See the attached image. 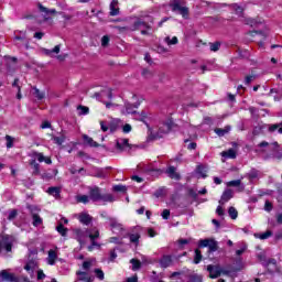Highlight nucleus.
<instances>
[{"label":"nucleus","instance_id":"nucleus-1","mask_svg":"<svg viewBox=\"0 0 282 282\" xmlns=\"http://www.w3.org/2000/svg\"><path fill=\"white\" fill-rule=\"evenodd\" d=\"M73 232L75 235V239H77V241L80 243V246H83V243H85V241H87V239H90L91 245L88 246L89 252L94 251L95 248H100V245H98V242H96V239H98V237H100V231L98 230V228H93V229L76 228L73 230Z\"/></svg>","mask_w":282,"mask_h":282},{"label":"nucleus","instance_id":"nucleus-2","mask_svg":"<svg viewBox=\"0 0 282 282\" xmlns=\"http://www.w3.org/2000/svg\"><path fill=\"white\" fill-rule=\"evenodd\" d=\"M170 8L172 9V12L181 14L183 19H188L191 11L188 7H186V0H171Z\"/></svg>","mask_w":282,"mask_h":282},{"label":"nucleus","instance_id":"nucleus-3","mask_svg":"<svg viewBox=\"0 0 282 282\" xmlns=\"http://www.w3.org/2000/svg\"><path fill=\"white\" fill-rule=\"evenodd\" d=\"M89 197L91 202H108V203L116 202V197H113V195L102 194V192H100V187L90 188Z\"/></svg>","mask_w":282,"mask_h":282},{"label":"nucleus","instance_id":"nucleus-4","mask_svg":"<svg viewBox=\"0 0 282 282\" xmlns=\"http://www.w3.org/2000/svg\"><path fill=\"white\" fill-rule=\"evenodd\" d=\"M173 127H175V122L172 118H169L159 124L158 131L152 130L151 134L153 138H164V135H166V133H169Z\"/></svg>","mask_w":282,"mask_h":282},{"label":"nucleus","instance_id":"nucleus-5","mask_svg":"<svg viewBox=\"0 0 282 282\" xmlns=\"http://www.w3.org/2000/svg\"><path fill=\"white\" fill-rule=\"evenodd\" d=\"M108 224L112 235H117L118 237H124V235H127V229L124 228V225H122V223H120L118 218L109 217Z\"/></svg>","mask_w":282,"mask_h":282},{"label":"nucleus","instance_id":"nucleus-6","mask_svg":"<svg viewBox=\"0 0 282 282\" xmlns=\"http://www.w3.org/2000/svg\"><path fill=\"white\" fill-rule=\"evenodd\" d=\"M207 271L209 272L210 279H218V276H221V274H224L225 276H228L230 274V272L221 270L219 265L213 264L207 265Z\"/></svg>","mask_w":282,"mask_h":282},{"label":"nucleus","instance_id":"nucleus-7","mask_svg":"<svg viewBox=\"0 0 282 282\" xmlns=\"http://www.w3.org/2000/svg\"><path fill=\"white\" fill-rule=\"evenodd\" d=\"M37 8L40 12L42 13L43 17V22L44 23H51L52 24V15L56 14V9H47L43 7V4L39 3Z\"/></svg>","mask_w":282,"mask_h":282},{"label":"nucleus","instance_id":"nucleus-8","mask_svg":"<svg viewBox=\"0 0 282 282\" xmlns=\"http://www.w3.org/2000/svg\"><path fill=\"white\" fill-rule=\"evenodd\" d=\"M199 248H209V252H217L219 246L215 239H202L198 243Z\"/></svg>","mask_w":282,"mask_h":282},{"label":"nucleus","instance_id":"nucleus-9","mask_svg":"<svg viewBox=\"0 0 282 282\" xmlns=\"http://www.w3.org/2000/svg\"><path fill=\"white\" fill-rule=\"evenodd\" d=\"M29 210L31 212V215H32L33 226H35V227L41 226V224H43V218H41V216H39V214H36L41 209H39V207H36V206L31 205V206H29Z\"/></svg>","mask_w":282,"mask_h":282},{"label":"nucleus","instance_id":"nucleus-10","mask_svg":"<svg viewBox=\"0 0 282 282\" xmlns=\"http://www.w3.org/2000/svg\"><path fill=\"white\" fill-rule=\"evenodd\" d=\"M134 28L135 30H140L143 35L149 34V31L151 30V25L142 20H137L134 22Z\"/></svg>","mask_w":282,"mask_h":282},{"label":"nucleus","instance_id":"nucleus-11","mask_svg":"<svg viewBox=\"0 0 282 282\" xmlns=\"http://www.w3.org/2000/svg\"><path fill=\"white\" fill-rule=\"evenodd\" d=\"M135 231L131 232L128 235L130 243H132L133 246H135V248H138V246L140 245V227H135L134 228Z\"/></svg>","mask_w":282,"mask_h":282},{"label":"nucleus","instance_id":"nucleus-12","mask_svg":"<svg viewBox=\"0 0 282 282\" xmlns=\"http://www.w3.org/2000/svg\"><path fill=\"white\" fill-rule=\"evenodd\" d=\"M3 248L7 252H12V238L10 236H4L2 241H0V252Z\"/></svg>","mask_w":282,"mask_h":282},{"label":"nucleus","instance_id":"nucleus-13","mask_svg":"<svg viewBox=\"0 0 282 282\" xmlns=\"http://www.w3.org/2000/svg\"><path fill=\"white\" fill-rule=\"evenodd\" d=\"M0 276L2 281H8V282H19V278L14 275V273L8 272V270H2L0 272Z\"/></svg>","mask_w":282,"mask_h":282},{"label":"nucleus","instance_id":"nucleus-14","mask_svg":"<svg viewBox=\"0 0 282 282\" xmlns=\"http://www.w3.org/2000/svg\"><path fill=\"white\" fill-rule=\"evenodd\" d=\"M58 260V252L56 249L48 250V256L46 258V263L48 265H56V261Z\"/></svg>","mask_w":282,"mask_h":282},{"label":"nucleus","instance_id":"nucleus-15","mask_svg":"<svg viewBox=\"0 0 282 282\" xmlns=\"http://www.w3.org/2000/svg\"><path fill=\"white\" fill-rule=\"evenodd\" d=\"M159 264L161 268L166 269L173 265V256L165 254L159 260Z\"/></svg>","mask_w":282,"mask_h":282},{"label":"nucleus","instance_id":"nucleus-16","mask_svg":"<svg viewBox=\"0 0 282 282\" xmlns=\"http://www.w3.org/2000/svg\"><path fill=\"white\" fill-rule=\"evenodd\" d=\"M88 175H90L91 177H99L101 180H104V177H107L105 170L100 167H91V170L88 171Z\"/></svg>","mask_w":282,"mask_h":282},{"label":"nucleus","instance_id":"nucleus-17","mask_svg":"<svg viewBox=\"0 0 282 282\" xmlns=\"http://www.w3.org/2000/svg\"><path fill=\"white\" fill-rule=\"evenodd\" d=\"M124 107L126 109L122 111V113L133 115V113H137L134 109H138V107H140V102H137V104L126 102Z\"/></svg>","mask_w":282,"mask_h":282},{"label":"nucleus","instance_id":"nucleus-18","mask_svg":"<svg viewBox=\"0 0 282 282\" xmlns=\"http://www.w3.org/2000/svg\"><path fill=\"white\" fill-rule=\"evenodd\" d=\"M264 268H268L269 272H274L276 270V259L270 258L262 262Z\"/></svg>","mask_w":282,"mask_h":282},{"label":"nucleus","instance_id":"nucleus-19","mask_svg":"<svg viewBox=\"0 0 282 282\" xmlns=\"http://www.w3.org/2000/svg\"><path fill=\"white\" fill-rule=\"evenodd\" d=\"M117 149H119V151H126V149H131V144H129V139H117Z\"/></svg>","mask_w":282,"mask_h":282},{"label":"nucleus","instance_id":"nucleus-20","mask_svg":"<svg viewBox=\"0 0 282 282\" xmlns=\"http://www.w3.org/2000/svg\"><path fill=\"white\" fill-rule=\"evenodd\" d=\"M230 199H232V189L227 188L224 191L219 204L224 205L227 202H230Z\"/></svg>","mask_w":282,"mask_h":282},{"label":"nucleus","instance_id":"nucleus-21","mask_svg":"<svg viewBox=\"0 0 282 282\" xmlns=\"http://www.w3.org/2000/svg\"><path fill=\"white\" fill-rule=\"evenodd\" d=\"M37 268L39 265L35 261H30L24 265V270H26L31 276H34V272H36Z\"/></svg>","mask_w":282,"mask_h":282},{"label":"nucleus","instance_id":"nucleus-22","mask_svg":"<svg viewBox=\"0 0 282 282\" xmlns=\"http://www.w3.org/2000/svg\"><path fill=\"white\" fill-rule=\"evenodd\" d=\"M79 223L83 224L84 226H89L91 224V216L87 213H80L78 215Z\"/></svg>","mask_w":282,"mask_h":282},{"label":"nucleus","instance_id":"nucleus-23","mask_svg":"<svg viewBox=\"0 0 282 282\" xmlns=\"http://www.w3.org/2000/svg\"><path fill=\"white\" fill-rule=\"evenodd\" d=\"M269 133H279L282 135V121L280 123H272L268 129Z\"/></svg>","mask_w":282,"mask_h":282},{"label":"nucleus","instance_id":"nucleus-24","mask_svg":"<svg viewBox=\"0 0 282 282\" xmlns=\"http://www.w3.org/2000/svg\"><path fill=\"white\" fill-rule=\"evenodd\" d=\"M120 14V8H118V0H112L110 3V17H118Z\"/></svg>","mask_w":282,"mask_h":282},{"label":"nucleus","instance_id":"nucleus-25","mask_svg":"<svg viewBox=\"0 0 282 282\" xmlns=\"http://www.w3.org/2000/svg\"><path fill=\"white\" fill-rule=\"evenodd\" d=\"M221 158L225 160H235L237 158V152L232 149L221 152Z\"/></svg>","mask_w":282,"mask_h":282},{"label":"nucleus","instance_id":"nucleus-26","mask_svg":"<svg viewBox=\"0 0 282 282\" xmlns=\"http://www.w3.org/2000/svg\"><path fill=\"white\" fill-rule=\"evenodd\" d=\"M46 193H48V195H52V197H55V199L61 198V187H48Z\"/></svg>","mask_w":282,"mask_h":282},{"label":"nucleus","instance_id":"nucleus-27","mask_svg":"<svg viewBox=\"0 0 282 282\" xmlns=\"http://www.w3.org/2000/svg\"><path fill=\"white\" fill-rule=\"evenodd\" d=\"M14 43H17V41H21L22 43L25 44V48L28 50V41H25V32L20 31L19 34H15L13 37Z\"/></svg>","mask_w":282,"mask_h":282},{"label":"nucleus","instance_id":"nucleus-28","mask_svg":"<svg viewBox=\"0 0 282 282\" xmlns=\"http://www.w3.org/2000/svg\"><path fill=\"white\" fill-rule=\"evenodd\" d=\"M166 173L171 180H180V175L177 174L175 166L167 167Z\"/></svg>","mask_w":282,"mask_h":282},{"label":"nucleus","instance_id":"nucleus-29","mask_svg":"<svg viewBox=\"0 0 282 282\" xmlns=\"http://www.w3.org/2000/svg\"><path fill=\"white\" fill-rule=\"evenodd\" d=\"M227 186H235L238 187V191L241 193L245 191L246 186L241 185V180H235L227 183Z\"/></svg>","mask_w":282,"mask_h":282},{"label":"nucleus","instance_id":"nucleus-30","mask_svg":"<svg viewBox=\"0 0 282 282\" xmlns=\"http://www.w3.org/2000/svg\"><path fill=\"white\" fill-rule=\"evenodd\" d=\"M253 237L256 239H261L262 241L265 239H270V237H272V230H267L263 234H254Z\"/></svg>","mask_w":282,"mask_h":282},{"label":"nucleus","instance_id":"nucleus-31","mask_svg":"<svg viewBox=\"0 0 282 282\" xmlns=\"http://www.w3.org/2000/svg\"><path fill=\"white\" fill-rule=\"evenodd\" d=\"M83 140L86 144H88V147H94L95 149L98 148V142L94 141V139L89 135L84 134Z\"/></svg>","mask_w":282,"mask_h":282},{"label":"nucleus","instance_id":"nucleus-32","mask_svg":"<svg viewBox=\"0 0 282 282\" xmlns=\"http://www.w3.org/2000/svg\"><path fill=\"white\" fill-rule=\"evenodd\" d=\"M215 133H216V135H219V138H224V135H226V133H230V126H227L224 129L216 128Z\"/></svg>","mask_w":282,"mask_h":282},{"label":"nucleus","instance_id":"nucleus-33","mask_svg":"<svg viewBox=\"0 0 282 282\" xmlns=\"http://www.w3.org/2000/svg\"><path fill=\"white\" fill-rule=\"evenodd\" d=\"M230 8L238 17H243V7L239 6L238 3H232L230 4Z\"/></svg>","mask_w":282,"mask_h":282},{"label":"nucleus","instance_id":"nucleus-34","mask_svg":"<svg viewBox=\"0 0 282 282\" xmlns=\"http://www.w3.org/2000/svg\"><path fill=\"white\" fill-rule=\"evenodd\" d=\"M51 140L52 142H54V144H57V147H61L65 142V135L56 137L54 134H51Z\"/></svg>","mask_w":282,"mask_h":282},{"label":"nucleus","instance_id":"nucleus-35","mask_svg":"<svg viewBox=\"0 0 282 282\" xmlns=\"http://www.w3.org/2000/svg\"><path fill=\"white\" fill-rule=\"evenodd\" d=\"M59 52H61V45H56L52 50L44 48V54H46V56H51V57H53L54 54H59Z\"/></svg>","mask_w":282,"mask_h":282},{"label":"nucleus","instance_id":"nucleus-36","mask_svg":"<svg viewBox=\"0 0 282 282\" xmlns=\"http://www.w3.org/2000/svg\"><path fill=\"white\" fill-rule=\"evenodd\" d=\"M260 149L268 147L269 149H279V142L268 143V141H262L259 143Z\"/></svg>","mask_w":282,"mask_h":282},{"label":"nucleus","instance_id":"nucleus-37","mask_svg":"<svg viewBox=\"0 0 282 282\" xmlns=\"http://www.w3.org/2000/svg\"><path fill=\"white\" fill-rule=\"evenodd\" d=\"M77 275H78L79 281H85V282L91 281V278L89 276V274L87 272L78 271Z\"/></svg>","mask_w":282,"mask_h":282},{"label":"nucleus","instance_id":"nucleus-38","mask_svg":"<svg viewBox=\"0 0 282 282\" xmlns=\"http://www.w3.org/2000/svg\"><path fill=\"white\" fill-rule=\"evenodd\" d=\"M164 42L166 43V45L171 46V45H177V43H180V40L177 39V36H173L171 39V36H166L164 39Z\"/></svg>","mask_w":282,"mask_h":282},{"label":"nucleus","instance_id":"nucleus-39","mask_svg":"<svg viewBox=\"0 0 282 282\" xmlns=\"http://www.w3.org/2000/svg\"><path fill=\"white\" fill-rule=\"evenodd\" d=\"M91 199L88 195H77L76 202L77 204H87Z\"/></svg>","mask_w":282,"mask_h":282},{"label":"nucleus","instance_id":"nucleus-40","mask_svg":"<svg viewBox=\"0 0 282 282\" xmlns=\"http://www.w3.org/2000/svg\"><path fill=\"white\" fill-rule=\"evenodd\" d=\"M239 248L240 249L236 250L237 257H241V254H243V252L248 250V245H246L245 242H240Z\"/></svg>","mask_w":282,"mask_h":282},{"label":"nucleus","instance_id":"nucleus-41","mask_svg":"<svg viewBox=\"0 0 282 282\" xmlns=\"http://www.w3.org/2000/svg\"><path fill=\"white\" fill-rule=\"evenodd\" d=\"M247 177L250 182H254V180H257V177H259V171L257 170H251L248 174Z\"/></svg>","mask_w":282,"mask_h":282},{"label":"nucleus","instance_id":"nucleus-42","mask_svg":"<svg viewBox=\"0 0 282 282\" xmlns=\"http://www.w3.org/2000/svg\"><path fill=\"white\" fill-rule=\"evenodd\" d=\"M202 259H203L202 251H199V249H195V256H194L195 265L202 263Z\"/></svg>","mask_w":282,"mask_h":282},{"label":"nucleus","instance_id":"nucleus-43","mask_svg":"<svg viewBox=\"0 0 282 282\" xmlns=\"http://www.w3.org/2000/svg\"><path fill=\"white\" fill-rule=\"evenodd\" d=\"M77 111H78V116H87L89 113V107L78 106Z\"/></svg>","mask_w":282,"mask_h":282},{"label":"nucleus","instance_id":"nucleus-44","mask_svg":"<svg viewBox=\"0 0 282 282\" xmlns=\"http://www.w3.org/2000/svg\"><path fill=\"white\" fill-rule=\"evenodd\" d=\"M126 236H118V237H110L109 238V243H116L117 246H120V243H122V238H124Z\"/></svg>","mask_w":282,"mask_h":282},{"label":"nucleus","instance_id":"nucleus-45","mask_svg":"<svg viewBox=\"0 0 282 282\" xmlns=\"http://www.w3.org/2000/svg\"><path fill=\"white\" fill-rule=\"evenodd\" d=\"M187 282H202V275L197 273H191Z\"/></svg>","mask_w":282,"mask_h":282},{"label":"nucleus","instance_id":"nucleus-46","mask_svg":"<svg viewBox=\"0 0 282 282\" xmlns=\"http://www.w3.org/2000/svg\"><path fill=\"white\" fill-rule=\"evenodd\" d=\"M57 232L62 235V237H67V228L63 226V223H59L58 226L56 227Z\"/></svg>","mask_w":282,"mask_h":282},{"label":"nucleus","instance_id":"nucleus-47","mask_svg":"<svg viewBox=\"0 0 282 282\" xmlns=\"http://www.w3.org/2000/svg\"><path fill=\"white\" fill-rule=\"evenodd\" d=\"M112 191L115 193H127V186L122 185V184H119V185H115L112 187Z\"/></svg>","mask_w":282,"mask_h":282},{"label":"nucleus","instance_id":"nucleus-48","mask_svg":"<svg viewBox=\"0 0 282 282\" xmlns=\"http://www.w3.org/2000/svg\"><path fill=\"white\" fill-rule=\"evenodd\" d=\"M228 215L231 219H237V217H239V213L235 207H229Z\"/></svg>","mask_w":282,"mask_h":282},{"label":"nucleus","instance_id":"nucleus-49","mask_svg":"<svg viewBox=\"0 0 282 282\" xmlns=\"http://www.w3.org/2000/svg\"><path fill=\"white\" fill-rule=\"evenodd\" d=\"M101 96L104 98H108V100H111L113 98V94L111 93V88H107L101 91Z\"/></svg>","mask_w":282,"mask_h":282},{"label":"nucleus","instance_id":"nucleus-50","mask_svg":"<svg viewBox=\"0 0 282 282\" xmlns=\"http://www.w3.org/2000/svg\"><path fill=\"white\" fill-rule=\"evenodd\" d=\"M130 263H132V270H140L142 263L140 262V260L137 259H131Z\"/></svg>","mask_w":282,"mask_h":282},{"label":"nucleus","instance_id":"nucleus-51","mask_svg":"<svg viewBox=\"0 0 282 282\" xmlns=\"http://www.w3.org/2000/svg\"><path fill=\"white\" fill-rule=\"evenodd\" d=\"M196 173L200 175V177L206 178V167L198 165L196 169Z\"/></svg>","mask_w":282,"mask_h":282},{"label":"nucleus","instance_id":"nucleus-52","mask_svg":"<svg viewBox=\"0 0 282 282\" xmlns=\"http://www.w3.org/2000/svg\"><path fill=\"white\" fill-rule=\"evenodd\" d=\"M34 96L37 98V100H43L45 98V93L39 90L37 88H34Z\"/></svg>","mask_w":282,"mask_h":282},{"label":"nucleus","instance_id":"nucleus-53","mask_svg":"<svg viewBox=\"0 0 282 282\" xmlns=\"http://www.w3.org/2000/svg\"><path fill=\"white\" fill-rule=\"evenodd\" d=\"M95 274L99 281H105V272L101 269H95Z\"/></svg>","mask_w":282,"mask_h":282},{"label":"nucleus","instance_id":"nucleus-54","mask_svg":"<svg viewBox=\"0 0 282 282\" xmlns=\"http://www.w3.org/2000/svg\"><path fill=\"white\" fill-rule=\"evenodd\" d=\"M6 140L7 149H12V147H14V138H12L11 135H6Z\"/></svg>","mask_w":282,"mask_h":282},{"label":"nucleus","instance_id":"nucleus-55","mask_svg":"<svg viewBox=\"0 0 282 282\" xmlns=\"http://www.w3.org/2000/svg\"><path fill=\"white\" fill-rule=\"evenodd\" d=\"M252 80H257V75L256 74L248 75L245 78V85H250V83H252Z\"/></svg>","mask_w":282,"mask_h":282},{"label":"nucleus","instance_id":"nucleus-56","mask_svg":"<svg viewBox=\"0 0 282 282\" xmlns=\"http://www.w3.org/2000/svg\"><path fill=\"white\" fill-rule=\"evenodd\" d=\"M219 47H221V43L215 42L210 44V51L212 52H219Z\"/></svg>","mask_w":282,"mask_h":282},{"label":"nucleus","instance_id":"nucleus-57","mask_svg":"<svg viewBox=\"0 0 282 282\" xmlns=\"http://www.w3.org/2000/svg\"><path fill=\"white\" fill-rule=\"evenodd\" d=\"M245 23H246V25H250L251 28H254V25L257 24V21L252 18H247L245 20Z\"/></svg>","mask_w":282,"mask_h":282},{"label":"nucleus","instance_id":"nucleus-58","mask_svg":"<svg viewBox=\"0 0 282 282\" xmlns=\"http://www.w3.org/2000/svg\"><path fill=\"white\" fill-rule=\"evenodd\" d=\"M272 208H273L272 203H270V200H265V203H264V210L267 213H272Z\"/></svg>","mask_w":282,"mask_h":282},{"label":"nucleus","instance_id":"nucleus-59","mask_svg":"<svg viewBox=\"0 0 282 282\" xmlns=\"http://www.w3.org/2000/svg\"><path fill=\"white\" fill-rule=\"evenodd\" d=\"M109 37L108 35H104L102 39H101V45L102 47H107V45H109Z\"/></svg>","mask_w":282,"mask_h":282},{"label":"nucleus","instance_id":"nucleus-60","mask_svg":"<svg viewBox=\"0 0 282 282\" xmlns=\"http://www.w3.org/2000/svg\"><path fill=\"white\" fill-rule=\"evenodd\" d=\"M17 215H18L17 209H13V210L9 212L8 219H9L10 221H12V219H15V218H17Z\"/></svg>","mask_w":282,"mask_h":282},{"label":"nucleus","instance_id":"nucleus-61","mask_svg":"<svg viewBox=\"0 0 282 282\" xmlns=\"http://www.w3.org/2000/svg\"><path fill=\"white\" fill-rule=\"evenodd\" d=\"M162 219H169L171 217V210L164 209L161 214Z\"/></svg>","mask_w":282,"mask_h":282},{"label":"nucleus","instance_id":"nucleus-62","mask_svg":"<svg viewBox=\"0 0 282 282\" xmlns=\"http://www.w3.org/2000/svg\"><path fill=\"white\" fill-rule=\"evenodd\" d=\"M178 246H186L187 243H191V239H178L177 241Z\"/></svg>","mask_w":282,"mask_h":282},{"label":"nucleus","instance_id":"nucleus-63","mask_svg":"<svg viewBox=\"0 0 282 282\" xmlns=\"http://www.w3.org/2000/svg\"><path fill=\"white\" fill-rule=\"evenodd\" d=\"M123 133H131V124L126 123L122 128Z\"/></svg>","mask_w":282,"mask_h":282},{"label":"nucleus","instance_id":"nucleus-64","mask_svg":"<svg viewBox=\"0 0 282 282\" xmlns=\"http://www.w3.org/2000/svg\"><path fill=\"white\" fill-rule=\"evenodd\" d=\"M126 282H138V275H132L126 279Z\"/></svg>","mask_w":282,"mask_h":282}]
</instances>
